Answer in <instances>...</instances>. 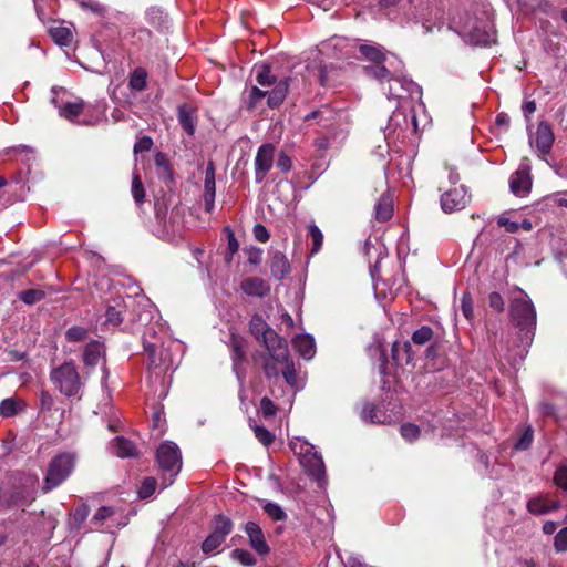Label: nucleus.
<instances>
[{"instance_id": "nucleus-51", "label": "nucleus", "mask_w": 567, "mask_h": 567, "mask_svg": "<svg viewBox=\"0 0 567 567\" xmlns=\"http://www.w3.org/2000/svg\"><path fill=\"white\" fill-rule=\"evenodd\" d=\"M461 310H462L463 316L467 320H472V318L474 316V310H473V300H472L470 292L463 293V296L461 298Z\"/></svg>"}, {"instance_id": "nucleus-41", "label": "nucleus", "mask_w": 567, "mask_h": 567, "mask_svg": "<svg viewBox=\"0 0 567 567\" xmlns=\"http://www.w3.org/2000/svg\"><path fill=\"white\" fill-rule=\"evenodd\" d=\"M156 480L154 477H145L138 487V497L144 499L152 496L156 489Z\"/></svg>"}, {"instance_id": "nucleus-5", "label": "nucleus", "mask_w": 567, "mask_h": 567, "mask_svg": "<svg viewBox=\"0 0 567 567\" xmlns=\"http://www.w3.org/2000/svg\"><path fill=\"white\" fill-rule=\"evenodd\" d=\"M369 76L384 82L392 76H400L404 72L403 62L393 53L386 52L380 64H372L364 68Z\"/></svg>"}, {"instance_id": "nucleus-60", "label": "nucleus", "mask_w": 567, "mask_h": 567, "mask_svg": "<svg viewBox=\"0 0 567 567\" xmlns=\"http://www.w3.org/2000/svg\"><path fill=\"white\" fill-rule=\"evenodd\" d=\"M276 411H277V408L269 398L264 396L260 400V412L265 417L274 416L276 414Z\"/></svg>"}, {"instance_id": "nucleus-11", "label": "nucleus", "mask_w": 567, "mask_h": 567, "mask_svg": "<svg viewBox=\"0 0 567 567\" xmlns=\"http://www.w3.org/2000/svg\"><path fill=\"white\" fill-rule=\"evenodd\" d=\"M554 141L555 135L553 133L551 126L545 121H542L538 124L535 137L529 135L530 146L535 145L542 155H547L551 151Z\"/></svg>"}, {"instance_id": "nucleus-45", "label": "nucleus", "mask_w": 567, "mask_h": 567, "mask_svg": "<svg viewBox=\"0 0 567 567\" xmlns=\"http://www.w3.org/2000/svg\"><path fill=\"white\" fill-rule=\"evenodd\" d=\"M379 412L380 411L375 408L374 404L367 403L363 406V410H362V413H361V417L365 422L380 423L382 421H381V417L379 415Z\"/></svg>"}, {"instance_id": "nucleus-9", "label": "nucleus", "mask_w": 567, "mask_h": 567, "mask_svg": "<svg viewBox=\"0 0 567 567\" xmlns=\"http://www.w3.org/2000/svg\"><path fill=\"white\" fill-rule=\"evenodd\" d=\"M276 147L271 143L262 144L255 157V178L261 183L274 164Z\"/></svg>"}, {"instance_id": "nucleus-33", "label": "nucleus", "mask_w": 567, "mask_h": 567, "mask_svg": "<svg viewBox=\"0 0 567 567\" xmlns=\"http://www.w3.org/2000/svg\"><path fill=\"white\" fill-rule=\"evenodd\" d=\"M54 42L61 47H68L73 40L72 31L66 27H54L50 29Z\"/></svg>"}, {"instance_id": "nucleus-7", "label": "nucleus", "mask_w": 567, "mask_h": 567, "mask_svg": "<svg viewBox=\"0 0 567 567\" xmlns=\"http://www.w3.org/2000/svg\"><path fill=\"white\" fill-rule=\"evenodd\" d=\"M261 342L268 350L269 357L272 361L286 362L289 359L287 341L278 336L274 329L264 336Z\"/></svg>"}, {"instance_id": "nucleus-16", "label": "nucleus", "mask_w": 567, "mask_h": 567, "mask_svg": "<svg viewBox=\"0 0 567 567\" xmlns=\"http://www.w3.org/2000/svg\"><path fill=\"white\" fill-rule=\"evenodd\" d=\"M178 122L183 130L190 136L195 134L197 113L196 109L188 104H183L178 107Z\"/></svg>"}, {"instance_id": "nucleus-27", "label": "nucleus", "mask_w": 567, "mask_h": 567, "mask_svg": "<svg viewBox=\"0 0 567 567\" xmlns=\"http://www.w3.org/2000/svg\"><path fill=\"white\" fill-rule=\"evenodd\" d=\"M359 51L367 60L373 62V64H380L386 53L383 51V48L377 43L361 44Z\"/></svg>"}, {"instance_id": "nucleus-50", "label": "nucleus", "mask_w": 567, "mask_h": 567, "mask_svg": "<svg viewBox=\"0 0 567 567\" xmlns=\"http://www.w3.org/2000/svg\"><path fill=\"white\" fill-rule=\"evenodd\" d=\"M252 430H254L255 436L265 446H268L274 442V440H275L274 434L271 432H269L265 426L255 425L252 427Z\"/></svg>"}, {"instance_id": "nucleus-31", "label": "nucleus", "mask_w": 567, "mask_h": 567, "mask_svg": "<svg viewBox=\"0 0 567 567\" xmlns=\"http://www.w3.org/2000/svg\"><path fill=\"white\" fill-rule=\"evenodd\" d=\"M147 72L143 68L134 69L130 74L128 86L137 92L144 91L147 85Z\"/></svg>"}, {"instance_id": "nucleus-38", "label": "nucleus", "mask_w": 567, "mask_h": 567, "mask_svg": "<svg viewBox=\"0 0 567 567\" xmlns=\"http://www.w3.org/2000/svg\"><path fill=\"white\" fill-rule=\"evenodd\" d=\"M231 557L245 567H252L257 563L256 558L250 551L241 548L234 549Z\"/></svg>"}, {"instance_id": "nucleus-6", "label": "nucleus", "mask_w": 567, "mask_h": 567, "mask_svg": "<svg viewBox=\"0 0 567 567\" xmlns=\"http://www.w3.org/2000/svg\"><path fill=\"white\" fill-rule=\"evenodd\" d=\"M388 89H383L389 99L405 100L408 97H420L421 89L419 85L409 79L404 72L400 76H392L386 79Z\"/></svg>"}, {"instance_id": "nucleus-61", "label": "nucleus", "mask_w": 567, "mask_h": 567, "mask_svg": "<svg viewBox=\"0 0 567 567\" xmlns=\"http://www.w3.org/2000/svg\"><path fill=\"white\" fill-rule=\"evenodd\" d=\"M488 305L492 309H494L498 312H502L505 308V302H504L503 297L496 291H493L489 293Z\"/></svg>"}, {"instance_id": "nucleus-4", "label": "nucleus", "mask_w": 567, "mask_h": 567, "mask_svg": "<svg viewBox=\"0 0 567 567\" xmlns=\"http://www.w3.org/2000/svg\"><path fill=\"white\" fill-rule=\"evenodd\" d=\"M74 465L75 458L70 453H61L54 456L47 470L43 491L47 493L60 486L70 476Z\"/></svg>"}, {"instance_id": "nucleus-58", "label": "nucleus", "mask_w": 567, "mask_h": 567, "mask_svg": "<svg viewBox=\"0 0 567 567\" xmlns=\"http://www.w3.org/2000/svg\"><path fill=\"white\" fill-rule=\"evenodd\" d=\"M555 549L559 553L567 550V527L561 528L554 539Z\"/></svg>"}, {"instance_id": "nucleus-30", "label": "nucleus", "mask_w": 567, "mask_h": 567, "mask_svg": "<svg viewBox=\"0 0 567 567\" xmlns=\"http://www.w3.org/2000/svg\"><path fill=\"white\" fill-rule=\"evenodd\" d=\"M271 330L272 329L267 324L260 315L252 316L249 322V331L258 341H261L264 336Z\"/></svg>"}, {"instance_id": "nucleus-43", "label": "nucleus", "mask_w": 567, "mask_h": 567, "mask_svg": "<svg viewBox=\"0 0 567 567\" xmlns=\"http://www.w3.org/2000/svg\"><path fill=\"white\" fill-rule=\"evenodd\" d=\"M132 195L137 204H142L144 200L145 192L142 179L137 173L133 174L132 178Z\"/></svg>"}, {"instance_id": "nucleus-53", "label": "nucleus", "mask_w": 567, "mask_h": 567, "mask_svg": "<svg viewBox=\"0 0 567 567\" xmlns=\"http://www.w3.org/2000/svg\"><path fill=\"white\" fill-rule=\"evenodd\" d=\"M532 442H533V430L530 426H528L522 433L520 437L515 443L514 447L516 450L525 451L530 446Z\"/></svg>"}, {"instance_id": "nucleus-36", "label": "nucleus", "mask_w": 567, "mask_h": 567, "mask_svg": "<svg viewBox=\"0 0 567 567\" xmlns=\"http://www.w3.org/2000/svg\"><path fill=\"white\" fill-rule=\"evenodd\" d=\"M231 529V520L226 516L219 515L215 520V527L213 533L217 534L218 536H220V538L225 540L226 536L230 534Z\"/></svg>"}, {"instance_id": "nucleus-64", "label": "nucleus", "mask_w": 567, "mask_h": 567, "mask_svg": "<svg viewBox=\"0 0 567 567\" xmlns=\"http://www.w3.org/2000/svg\"><path fill=\"white\" fill-rule=\"evenodd\" d=\"M153 146V140L150 136L141 137L134 145V153L147 152Z\"/></svg>"}, {"instance_id": "nucleus-18", "label": "nucleus", "mask_w": 567, "mask_h": 567, "mask_svg": "<svg viewBox=\"0 0 567 567\" xmlns=\"http://www.w3.org/2000/svg\"><path fill=\"white\" fill-rule=\"evenodd\" d=\"M392 359L396 364H409L414 357L410 341L394 342L391 349Z\"/></svg>"}, {"instance_id": "nucleus-12", "label": "nucleus", "mask_w": 567, "mask_h": 567, "mask_svg": "<svg viewBox=\"0 0 567 567\" xmlns=\"http://www.w3.org/2000/svg\"><path fill=\"white\" fill-rule=\"evenodd\" d=\"M464 34L468 41L475 45H491L495 42V32L492 27L487 24H475L471 28H464Z\"/></svg>"}, {"instance_id": "nucleus-17", "label": "nucleus", "mask_w": 567, "mask_h": 567, "mask_svg": "<svg viewBox=\"0 0 567 567\" xmlns=\"http://www.w3.org/2000/svg\"><path fill=\"white\" fill-rule=\"evenodd\" d=\"M204 200L206 205V210L210 212L214 207L215 200V168L213 163L210 162L206 168L205 181H204Z\"/></svg>"}, {"instance_id": "nucleus-37", "label": "nucleus", "mask_w": 567, "mask_h": 567, "mask_svg": "<svg viewBox=\"0 0 567 567\" xmlns=\"http://www.w3.org/2000/svg\"><path fill=\"white\" fill-rule=\"evenodd\" d=\"M144 350L148 354L150 365L158 367V365L165 364L167 362V358L163 357V353H161L159 357H157V354H156L157 347L155 343L144 341Z\"/></svg>"}, {"instance_id": "nucleus-49", "label": "nucleus", "mask_w": 567, "mask_h": 567, "mask_svg": "<svg viewBox=\"0 0 567 567\" xmlns=\"http://www.w3.org/2000/svg\"><path fill=\"white\" fill-rule=\"evenodd\" d=\"M327 114L330 115L331 112L329 109L323 107V109H320V110H317V111H313V112H310L309 114H307L305 116V121L306 122L317 121L318 123L326 126L330 120L328 116H326Z\"/></svg>"}, {"instance_id": "nucleus-20", "label": "nucleus", "mask_w": 567, "mask_h": 567, "mask_svg": "<svg viewBox=\"0 0 567 567\" xmlns=\"http://www.w3.org/2000/svg\"><path fill=\"white\" fill-rule=\"evenodd\" d=\"M393 215V200L390 194L384 193L381 195L375 205L374 217L378 221L384 223Z\"/></svg>"}, {"instance_id": "nucleus-39", "label": "nucleus", "mask_w": 567, "mask_h": 567, "mask_svg": "<svg viewBox=\"0 0 567 567\" xmlns=\"http://www.w3.org/2000/svg\"><path fill=\"white\" fill-rule=\"evenodd\" d=\"M265 513L274 520H285L287 518V514L285 511L276 503L267 502L262 505Z\"/></svg>"}, {"instance_id": "nucleus-10", "label": "nucleus", "mask_w": 567, "mask_h": 567, "mask_svg": "<svg viewBox=\"0 0 567 567\" xmlns=\"http://www.w3.org/2000/svg\"><path fill=\"white\" fill-rule=\"evenodd\" d=\"M312 446L307 445L306 451L300 456V464L308 473L309 476L319 483L324 478V464L323 460L316 452H312Z\"/></svg>"}, {"instance_id": "nucleus-56", "label": "nucleus", "mask_w": 567, "mask_h": 567, "mask_svg": "<svg viewBox=\"0 0 567 567\" xmlns=\"http://www.w3.org/2000/svg\"><path fill=\"white\" fill-rule=\"evenodd\" d=\"M555 484L567 493V466H559L554 474Z\"/></svg>"}, {"instance_id": "nucleus-44", "label": "nucleus", "mask_w": 567, "mask_h": 567, "mask_svg": "<svg viewBox=\"0 0 567 567\" xmlns=\"http://www.w3.org/2000/svg\"><path fill=\"white\" fill-rule=\"evenodd\" d=\"M224 543V539L220 538L217 534H209L206 539L202 544V549L205 554H212L215 549H217L221 544Z\"/></svg>"}, {"instance_id": "nucleus-13", "label": "nucleus", "mask_w": 567, "mask_h": 567, "mask_svg": "<svg viewBox=\"0 0 567 567\" xmlns=\"http://www.w3.org/2000/svg\"><path fill=\"white\" fill-rule=\"evenodd\" d=\"M248 536L249 544L257 554L265 556L270 551L265 535L260 526L254 522H247L244 527Z\"/></svg>"}, {"instance_id": "nucleus-47", "label": "nucleus", "mask_w": 567, "mask_h": 567, "mask_svg": "<svg viewBox=\"0 0 567 567\" xmlns=\"http://www.w3.org/2000/svg\"><path fill=\"white\" fill-rule=\"evenodd\" d=\"M279 364H284L282 375L286 380V382L295 386L297 383V372L293 365V362L290 360V358L286 362H278Z\"/></svg>"}, {"instance_id": "nucleus-55", "label": "nucleus", "mask_w": 567, "mask_h": 567, "mask_svg": "<svg viewBox=\"0 0 567 567\" xmlns=\"http://www.w3.org/2000/svg\"><path fill=\"white\" fill-rule=\"evenodd\" d=\"M226 231L228 233V254L226 255L225 260L230 262L234 254H236L239 249V243L236 239L234 233L228 227H226Z\"/></svg>"}, {"instance_id": "nucleus-42", "label": "nucleus", "mask_w": 567, "mask_h": 567, "mask_svg": "<svg viewBox=\"0 0 567 567\" xmlns=\"http://www.w3.org/2000/svg\"><path fill=\"white\" fill-rule=\"evenodd\" d=\"M432 338L433 330L427 326L421 327L420 329L415 330L412 334V341L419 346L427 343Z\"/></svg>"}, {"instance_id": "nucleus-21", "label": "nucleus", "mask_w": 567, "mask_h": 567, "mask_svg": "<svg viewBox=\"0 0 567 567\" xmlns=\"http://www.w3.org/2000/svg\"><path fill=\"white\" fill-rule=\"evenodd\" d=\"M292 346L307 360L315 355V340L309 334L297 336L292 340Z\"/></svg>"}, {"instance_id": "nucleus-34", "label": "nucleus", "mask_w": 567, "mask_h": 567, "mask_svg": "<svg viewBox=\"0 0 567 567\" xmlns=\"http://www.w3.org/2000/svg\"><path fill=\"white\" fill-rule=\"evenodd\" d=\"M231 351L234 370L238 372V367L245 358L244 341L235 336H231Z\"/></svg>"}, {"instance_id": "nucleus-40", "label": "nucleus", "mask_w": 567, "mask_h": 567, "mask_svg": "<svg viewBox=\"0 0 567 567\" xmlns=\"http://www.w3.org/2000/svg\"><path fill=\"white\" fill-rule=\"evenodd\" d=\"M89 331L86 328L81 326H73L65 332V339L69 342H80L87 338Z\"/></svg>"}, {"instance_id": "nucleus-23", "label": "nucleus", "mask_w": 567, "mask_h": 567, "mask_svg": "<svg viewBox=\"0 0 567 567\" xmlns=\"http://www.w3.org/2000/svg\"><path fill=\"white\" fill-rule=\"evenodd\" d=\"M559 507L558 502H548L544 497H535L527 503V509L534 515H544Z\"/></svg>"}, {"instance_id": "nucleus-28", "label": "nucleus", "mask_w": 567, "mask_h": 567, "mask_svg": "<svg viewBox=\"0 0 567 567\" xmlns=\"http://www.w3.org/2000/svg\"><path fill=\"white\" fill-rule=\"evenodd\" d=\"M30 497L23 488L13 489L8 496H4L3 507L22 506L30 503Z\"/></svg>"}, {"instance_id": "nucleus-29", "label": "nucleus", "mask_w": 567, "mask_h": 567, "mask_svg": "<svg viewBox=\"0 0 567 567\" xmlns=\"http://www.w3.org/2000/svg\"><path fill=\"white\" fill-rule=\"evenodd\" d=\"M114 306H107L105 311V323L118 326L123 321V310L126 307L123 300H115Z\"/></svg>"}, {"instance_id": "nucleus-26", "label": "nucleus", "mask_w": 567, "mask_h": 567, "mask_svg": "<svg viewBox=\"0 0 567 567\" xmlns=\"http://www.w3.org/2000/svg\"><path fill=\"white\" fill-rule=\"evenodd\" d=\"M288 92V79H284L276 83L275 87L267 93V103L270 107L279 106L285 100Z\"/></svg>"}, {"instance_id": "nucleus-35", "label": "nucleus", "mask_w": 567, "mask_h": 567, "mask_svg": "<svg viewBox=\"0 0 567 567\" xmlns=\"http://www.w3.org/2000/svg\"><path fill=\"white\" fill-rule=\"evenodd\" d=\"M155 165L161 177L172 179L173 172L168 158L164 153H157L155 155Z\"/></svg>"}, {"instance_id": "nucleus-63", "label": "nucleus", "mask_w": 567, "mask_h": 567, "mask_svg": "<svg viewBox=\"0 0 567 567\" xmlns=\"http://www.w3.org/2000/svg\"><path fill=\"white\" fill-rule=\"evenodd\" d=\"M497 225L499 227H504L506 231L508 233H516L520 226L518 223L511 220L509 218L505 216H499L497 219Z\"/></svg>"}, {"instance_id": "nucleus-32", "label": "nucleus", "mask_w": 567, "mask_h": 567, "mask_svg": "<svg viewBox=\"0 0 567 567\" xmlns=\"http://www.w3.org/2000/svg\"><path fill=\"white\" fill-rule=\"evenodd\" d=\"M84 102L79 100L72 103H65L62 107H60L59 113L62 117L74 122L75 118L83 112Z\"/></svg>"}, {"instance_id": "nucleus-57", "label": "nucleus", "mask_w": 567, "mask_h": 567, "mask_svg": "<svg viewBox=\"0 0 567 567\" xmlns=\"http://www.w3.org/2000/svg\"><path fill=\"white\" fill-rule=\"evenodd\" d=\"M517 2L525 13L539 10L544 6V0H517Z\"/></svg>"}, {"instance_id": "nucleus-59", "label": "nucleus", "mask_w": 567, "mask_h": 567, "mask_svg": "<svg viewBox=\"0 0 567 567\" xmlns=\"http://www.w3.org/2000/svg\"><path fill=\"white\" fill-rule=\"evenodd\" d=\"M268 91L252 86L249 94L248 109H255L260 100L267 95Z\"/></svg>"}, {"instance_id": "nucleus-25", "label": "nucleus", "mask_w": 567, "mask_h": 567, "mask_svg": "<svg viewBox=\"0 0 567 567\" xmlns=\"http://www.w3.org/2000/svg\"><path fill=\"white\" fill-rule=\"evenodd\" d=\"M24 401L17 398H7L0 402V415L12 417L25 409Z\"/></svg>"}, {"instance_id": "nucleus-62", "label": "nucleus", "mask_w": 567, "mask_h": 567, "mask_svg": "<svg viewBox=\"0 0 567 567\" xmlns=\"http://www.w3.org/2000/svg\"><path fill=\"white\" fill-rule=\"evenodd\" d=\"M277 167L284 172V173H287L291 169L292 167V163H291V158L287 155L286 152L281 151L279 154H278V158H277V163H276Z\"/></svg>"}, {"instance_id": "nucleus-19", "label": "nucleus", "mask_w": 567, "mask_h": 567, "mask_svg": "<svg viewBox=\"0 0 567 567\" xmlns=\"http://www.w3.org/2000/svg\"><path fill=\"white\" fill-rule=\"evenodd\" d=\"M270 269L272 276L281 280L290 272V264L282 252L276 251L271 258Z\"/></svg>"}, {"instance_id": "nucleus-14", "label": "nucleus", "mask_w": 567, "mask_h": 567, "mask_svg": "<svg viewBox=\"0 0 567 567\" xmlns=\"http://www.w3.org/2000/svg\"><path fill=\"white\" fill-rule=\"evenodd\" d=\"M509 188L516 196H524L532 188V178L528 168H519L511 175Z\"/></svg>"}, {"instance_id": "nucleus-8", "label": "nucleus", "mask_w": 567, "mask_h": 567, "mask_svg": "<svg viewBox=\"0 0 567 567\" xmlns=\"http://www.w3.org/2000/svg\"><path fill=\"white\" fill-rule=\"evenodd\" d=\"M470 194L465 186L461 185L446 190L441 195V207L445 213H453L463 209L470 202Z\"/></svg>"}, {"instance_id": "nucleus-2", "label": "nucleus", "mask_w": 567, "mask_h": 567, "mask_svg": "<svg viewBox=\"0 0 567 567\" xmlns=\"http://www.w3.org/2000/svg\"><path fill=\"white\" fill-rule=\"evenodd\" d=\"M157 462L164 473L162 484L167 487L173 484L182 468V455L178 446L173 442H164L157 449Z\"/></svg>"}, {"instance_id": "nucleus-48", "label": "nucleus", "mask_w": 567, "mask_h": 567, "mask_svg": "<svg viewBox=\"0 0 567 567\" xmlns=\"http://www.w3.org/2000/svg\"><path fill=\"white\" fill-rule=\"evenodd\" d=\"M257 82L261 86H270L275 83V78L271 75L270 66L265 64L262 65L256 78Z\"/></svg>"}, {"instance_id": "nucleus-15", "label": "nucleus", "mask_w": 567, "mask_h": 567, "mask_svg": "<svg viewBox=\"0 0 567 567\" xmlns=\"http://www.w3.org/2000/svg\"><path fill=\"white\" fill-rule=\"evenodd\" d=\"M240 288L249 297L264 298L270 292V286L259 277L244 279Z\"/></svg>"}, {"instance_id": "nucleus-22", "label": "nucleus", "mask_w": 567, "mask_h": 567, "mask_svg": "<svg viewBox=\"0 0 567 567\" xmlns=\"http://www.w3.org/2000/svg\"><path fill=\"white\" fill-rule=\"evenodd\" d=\"M112 449L113 453L118 457H133L138 455L135 444L123 436H117L113 441Z\"/></svg>"}, {"instance_id": "nucleus-52", "label": "nucleus", "mask_w": 567, "mask_h": 567, "mask_svg": "<svg viewBox=\"0 0 567 567\" xmlns=\"http://www.w3.org/2000/svg\"><path fill=\"white\" fill-rule=\"evenodd\" d=\"M43 297H44V292L41 290H35V289H29V290L22 291L20 295V299L27 305H33V303L40 301L41 299H43Z\"/></svg>"}, {"instance_id": "nucleus-24", "label": "nucleus", "mask_w": 567, "mask_h": 567, "mask_svg": "<svg viewBox=\"0 0 567 567\" xmlns=\"http://www.w3.org/2000/svg\"><path fill=\"white\" fill-rule=\"evenodd\" d=\"M104 352V347L99 341H92L86 344L83 352V362L86 367H95L97 365L102 354Z\"/></svg>"}, {"instance_id": "nucleus-46", "label": "nucleus", "mask_w": 567, "mask_h": 567, "mask_svg": "<svg viewBox=\"0 0 567 567\" xmlns=\"http://www.w3.org/2000/svg\"><path fill=\"white\" fill-rule=\"evenodd\" d=\"M309 235L312 239L311 254H317L322 247L323 235L315 224L309 225Z\"/></svg>"}, {"instance_id": "nucleus-1", "label": "nucleus", "mask_w": 567, "mask_h": 567, "mask_svg": "<svg viewBox=\"0 0 567 567\" xmlns=\"http://www.w3.org/2000/svg\"><path fill=\"white\" fill-rule=\"evenodd\" d=\"M509 315L513 322L529 339V334L536 327V311L533 302L524 291L518 290L517 295L512 298Z\"/></svg>"}, {"instance_id": "nucleus-3", "label": "nucleus", "mask_w": 567, "mask_h": 567, "mask_svg": "<svg viewBox=\"0 0 567 567\" xmlns=\"http://www.w3.org/2000/svg\"><path fill=\"white\" fill-rule=\"evenodd\" d=\"M51 381L66 396L78 395L83 386L78 369L72 361L64 362L53 369L51 371Z\"/></svg>"}, {"instance_id": "nucleus-54", "label": "nucleus", "mask_w": 567, "mask_h": 567, "mask_svg": "<svg viewBox=\"0 0 567 567\" xmlns=\"http://www.w3.org/2000/svg\"><path fill=\"white\" fill-rule=\"evenodd\" d=\"M400 431H401L402 436L405 440H408L409 442H413L414 440H416L420 434L419 427L411 423H405V424L401 425Z\"/></svg>"}]
</instances>
